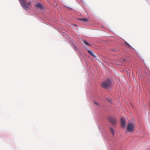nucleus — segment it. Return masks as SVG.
Returning a JSON list of instances; mask_svg holds the SVG:
<instances>
[{"mask_svg": "<svg viewBox=\"0 0 150 150\" xmlns=\"http://www.w3.org/2000/svg\"><path fill=\"white\" fill-rule=\"evenodd\" d=\"M20 3L23 7L25 10H27L29 8V6L31 3L30 0L28 1L26 0H19Z\"/></svg>", "mask_w": 150, "mask_h": 150, "instance_id": "f257e3e1", "label": "nucleus"}, {"mask_svg": "<svg viewBox=\"0 0 150 150\" xmlns=\"http://www.w3.org/2000/svg\"><path fill=\"white\" fill-rule=\"evenodd\" d=\"M111 82L110 79H108L107 80L103 82L101 84L102 87L105 88H108L111 86Z\"/></svg>", "mask_w": 150, "mask_h": 150, "instance_id": "f03ea898", "label": "nucleus"}, {"mask_svg": "<svg viewBox=\"0 0 150 150\" xmlns=\"http://www.w3.org/2000/svg\"><path fill=\"white\" fill-rule=\"evenodd\" d=\"M135 127L134 124L129 123L127 125V130L129 132H133L134 131Z\"/></svg>", "mask_w": 150, "mask_h": 150, "instance_id": "7ed1b4c3", "label": "nucleus"}, {"mask_svg": "<svg viewBox=\"0 0 150 150\" xmlns=\"http://www.w3.org/2000/svg\"><path fill=\"white\" fill-rule=\"evenodd\" d=\"M108 120L113 125H114L116 123L117 121L114 117H109L108 118Z\"/></svg>", "mask_w": 150, "mask_h": 150, "instance_id": "20e7f679", "label": "nucleus"}, {"mask_svg": "<svg viewBox=\"0 0 150 150\" xmlns=\"http://www.w3.org/2000/svg\"><path fill=\"white\" fill-rule=\"evenodd\" d=\"M120 123L122 127H124L126 126V122L122 118H121L120 120Z\"/></svg>", "mask_w": 150, "mask_h": 150, "instance_id": "39448f33", "label": "nucleus"}, {"mask_svg": "<svg viewBox=\"0 0 150 150\" xmlns=\"http://www.w3.org/2000/svg\"><path fill=\"white\" fill-rule=\"evenodd\" d=\"M36 7L38 8H40V9H42L43 8V6L42 4L40 3H37L35 5Z\"/></svg>", "mask_w": 150, "mask_h": 150, "instance_id": "423d86ee", "label": "nucleus"}, {"mask_svg": "<svg viewBox=\"0 0 150 150\" xmlns=\"http://www.w3.org/2000/svg\"><path fill=\"white\" fill-rule=\"evenodd\" d=\"M88 53L91 54L93 57L96 58V56L94 55L92 51L91 50H88Z\"/></svg>", "mask_w": 150, "mask_h": 150, "instance_id": "0eeeda50", "label": "nucleus"}, {"mask_svg": "<svg viewBox=\"0 0 150 150\" xmlns=\"http://www.w3.org/2000/svg\"><path fill=\"white\" fill-rule=\"evenodd\" d=\"M79 20L83 21L84 22H86L88 21V19L86 18H80L79 19Z\"/></svg>", "mask_w": 150, "mask_h": 150, "instance_id": "6e6552de", "label": "nucleus"}, {"mask_svg": "<svg viewBox=\"0 0 150 150\" xmlns=\"http://www.w3.org/2000/svg\"><path fill=\"white\" fill-rule=\"evenodd\" d=\"M110 130L111 132V133H112V134H114V131L113 130V129L112 127H110Z\"/></svg>", "mask_w": 150, "mask_h": 150, "instance_id": "1a4fd4ad", "label": "nucleus"}, {"mask_svg": "<svg viewBox=\"0 0 150 150\" xmlns=\"http://www.w3.org/2000/svg\"><path fill=\"white\" fill-rule=\"evenodd\" d=\"M107 100L108 102H109L110 103H112V101L111 99H110V98L108 99H107Z\"/></svg>", "mask_w": 150, "mask_h": 150, "instance_id": "9d476101", "label": "nucleus"}, {"mask_svg": "<svg viewBox=\"0 0 150 150\" xmlns=\"http://www.w3.org/2000/svg\"><path fill=\"white\" fill-rule=\"evenodd\" d=\"M83 42H84V43L86 45H87L88 46H90V44H89L88 42H86V41H83Z\"/></svg>", "mask_w": 150, "mask_h": 150, "instance_id": "9b49d317", "label": "nucleus"}, {"mask_svg": "<svg viewBox=\"0 0 150 150\" xmlns=\"http://www.w3.org/2000/svg\"><path fill=\"white\" fill-rule=\"evenodd\" d=\"M73 45L75 50L77 51L78 50V48H77V47L74 44Z\"/></svg>", "mask_w": 150, "mask_h": 150, "instance_id": "f8f14e48", "label": "nucleus"}, {"mask_svg": "<svg viewBox=\"0 0 150 150\" xmlns=\"http://www.w3.org/2000/svg\"><path fill=\"white\" fill-rule=\"evenodd\" d=\"M94 103L95 105H96L98 106H99L98 103L97 102H96L95 101H94Z\"/></svg>", "mask_w": 150, "mask_h": 150, "instance_id": "ddd939ff", "label": "nucleus"}, {"mask_svg": "<svg viewBox=\"0 0 150 150\" xmlns=\"http://www.w3.org/2000/svg\"><path fill=\"white\" fill-rule=\"evenodd\" d=\"M126 44L129 47H131V46L129 45L127 42H126Z\"/></svg>", "mask_w": 150, "mask_h": 150, "instance_id": "4468645a", "label": "nucleus"}, {"mask_svg": "<svg viewBox=\"0 0 150 150\" xmlns=\"http://www.w3.org/2000/svg\"><path fill=\"white\" fill-rule=\"evenodd\" d=\"M112 51H114V50H112Z\"/></svg>", "mask_w": 150, "mask_h": 150, "instance_id": "2eb2a0df", "label": "nucleus"}]
</instances>
